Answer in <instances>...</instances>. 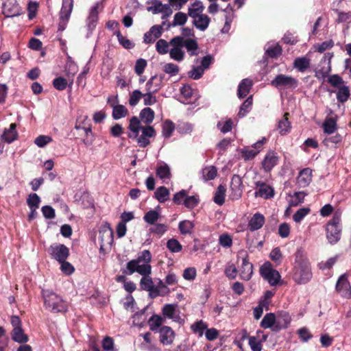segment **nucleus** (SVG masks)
Here are the masks:
<instances>
[{
    "label": "nucleus",
    "instance_id": "14",
    "mask_svg": "<svg viewBox=\"0 0 351 351\" xmlns=\"http://www.w3.org/2000/svg\"><path fill=\"white\" fill-rule=\"evenodd\" d=\"M267 138L263 137L261 140L254 143L251 147H245L240 149L242 158L245 160H252L261 152L263 145L266 143Z\"/></svg>",
    "mask_w": 351,
    "mask_h": 351
},
{
    "label": "nucleus",
    "instance_id": "42",
    "mask_svg": "<svg viewBox=\"0 0 351 351\" xmlns=\"http://www.w3.org/2000/svg\"><path fill=\"white\" fill-rule=\"evenodd\" d=\"M306 196V193L303 191L295 192L293 195H289L288 200L290 206H297L302 203Z\"/></svg>",
    "mask_w": 351,
    "mask_h": 351
},
{
    "label": "nucleus",
    "instance_id": "60",
    "mask_svg": "<svg viewBox=\"0 0 351 351\" xmlns=\"http://www.w3.org/2000/svg\"><path fill=\"white\" fill-rule=\"evenodd\" d=\"M40 198L36 193H31L27 199V204L29 208H38Z\"/></svg>",
    "mask_w": 351,
    "mask_h": 351
},
{
    "label": "nucleus",
    "instance_id": "1",
    "mask_svg": "<svg viewBox=\"0 0 351 351\" xmlns=\"http://www.w3.org/2000/svg\"><path fill=\"white\" fill-rule=\"evenodd\" d=\"M151 261V252L144 250L138 253L136 258L128 262L126 267L122 270L126 275H132L135 272L141 275L140 287L141 289L149 291L150 297L154 287V282L149 276L152 273Z\"/></svg>",
    "mask_w": 351,
    "mask_h": 351
},
{
    "label": "nucleus",
    "instance_id": "6",
    "mask_svg": "<svg viewBox=\"0 0 351 351\" xmlns=\"http://www.w3.org/2000/svg\"><path fill=\"white\" fill-rule=\"evenodd\" d=\"M42 295L46 309L54 313H64L68 311L69 303L53 291L48 289L43 290Z\"/></svg>",
    "mask_w": 351,
    "mask_h": 351
},
{
    "label": "nucleus",
    "instance_id": "11",
    "mask_svg": "<svg viewBox=\"0 0 351 351\" xmlns=\"http://www.w3.org/2000/svg\"><path fill=\"white\" fill-rule=\"evenodd\" d=\"M261 275L266 280L271 286H276L278 285L280 279V273L272 268L270 263H265L260 269Z\"/></svg>",
    "mask_w": 351,
    "mask_h": 351
},
{
    "label": "nucleus",
    "instance_id": "19",
    "mask_svg": "<svg viewBox=\"0 0 351 351\" xmlns=\"http://www.w3.org/2000/svg\"><path fill=\"white\" fill-rule=\"evenodd\" d=\"M336 290L342 297L351 298V286L346 275H341L339 278L336 284Z\"/></svg>",
    "mask_w": 351,
    "mask_h": 351
},
{
    "label": "nucleus",
    "instance_id": "58",
    "mask_svg": "<svg viewBox=\"0 0 351 351\" xmlns=\"http://www.w3.org/2000/svg\"><path fill=\"white\" fill-rule=\"evenodd\" d=\"M248 343L252 351H261L262 344L261 341L258 339V337L252 336L248 338Z\"/></svg>",
    "mask_w": 351,
    "mask_h": 351
},
{
    "label": "nucleus",
    "instance_id": "12",
    "mask_svg": "<svg viewBox=\"0 0 351 351\" xmlns=\"http://www.w3.org/2000/svg\"><path fill=\"white\" fill-rule=\"evenodd\" d=\"M238 257L242 259V264L239 269L240 276L244 280H249L253 274V265L247 260V253L245 250H240Z\"/></svg>",
    "mask_w": 351,
    "mask_h": 351
},
{
    "label": "nucleus",
    "instance_id": "35",
    "mask_svg": "<svg viewBox=\"0 0 351 351\" xmlns=\"http://www.w3.org/2000/svg\"><path fill=\"white\" fill-rule=\"evenodd\" d=\"M217 174V169L215 166H206L201 170L202 178L206 182L214 180Z\"/></svg>",
    "mask_w": 351,
    "mask_h": 351
},
{
    "label": "nucleus",
    "instance_id": "46",
    "mask_svg": "<svg viewBox=\"0 0 351 351\" xmlns=\"http://www.w3.org/2000/svg\"><path fill=\"white\" fill-rule=\"evenodd\" d=\"M226 189L223 185H219L215 193L214 202L218 205H222L225 201Z\"/></svg>",
    "mask_w": 351,
    "mask_h": 351
},
{
    "label": "nucleus",
    "instance_id": "30",
    "mask_svg": "<svg viewBox=\"0 0 351 351\" xmlns=\"http://www.w3.org/2000/svg\"><path fill=\"white\" fill-rule=\"evenodd\" d=\"M65 71L69 80L70 81V84H73V77L78 71V66L77 64L71 58H69L66 66Z\"/></svg>",
    "mask_w": 351,
    "mask_h": 351
},
{
    "label": "nucleus",
    "instance_id": "37",
    "mask_svg": "<svg viewBox=\"0 0 351 351\" xmlns=\"http://www.w3.org/2000/svg\"><path fill=\"white\" fill-rule=\"evenodd\" d=\"M164 322L165 319L158 315H153L147 322L152 331H158Z\"/></svg>",
    "mask_w": 351,
    "mask_h": 351
},
{
    "label": "nucleus",
    "instance_id": "36",
    "mask_svg": "<svg viewBox=\"0 0 351 351\" xmlns=\"http://www.w3.org/2000/svg\"><path fill=\"white\" fill-rule=\"evenodd\" d=\"M156 176L161 180H169L171 178L170 168L166 163L162 162L157 165Z\"/></svg>",
    "mask_w": 351,
    "mask_h": 351
},
{
    "label": "nucleus",
    "instance_id": "13",
    "mask_svg": "<svg viewBox=\"0 0 351 351\" xmlns=\"http://www.w3.org/2000/svg\"><path fill=\"white\" fill-rule=\"evenodd\" d=\"M73 7V0H62V8L60 13L58 31L62 32L65 29L71 14Z\"/></svg>",
    "mask_w": 351,
    "mask_h": 351
},
{
    "label": "nucleus",
    "instance_id": "34",
    "mask_svg": "<svg viewBox=\"0 0 351 351\" xmlns=\"http://www.w3.org/2000/svg\"><path fill=\"white\" fill-rule=\"evenodd\" d=\"M274 195V189L266 184L263 186L262 188L258 189L254 193V196L256 197H263L264 199H270L273 197Z\"/></svg>",
    "mask_w": 351,
    "mask_h": 351
},
{
    "label": "nucleus",
    "instance_id": "17",
    "mask_svg": "<svg viewBox=\"0 0 351 351\" xmlns=\"http://www.w3.org/2000/svg\"><path fill=\"white\" fill-rule=\"evenodd\" d=\"M158 332L159 341L162 345L167 346L173 344L176 338V333L170 326H162Z\"/></svg>",
    "mask_w": 351,
    "mask_h": 351
},
{
    "label": "nucleus",
    "instance_id": "43",
    "mask_svg": "<svg viewBox=\"0 0 351 351\" xmlns=\"http://www.w3.org/2000/svg\"><path fill=\"white\" fill-rule=\"evenodd\" d=\"M169 190L165 186L158 187L154 193L155 197L160 203L165 202L169 199Z\"/></svg>",
    "mask_w": 351,
    "mask_h": 351
},
{
    "label": "nucleus",
    "instance_id": "48",
    "mask_svg": "<svg viewBox=\"0 0 351 351\" xmlns=\"http://www.w3.org/2000/svg\"><path fill=\"white\" fill-rule=\"evenodd\" d=\"M169 42L164 39H159L156 44V50L159 54L164 55L169 53L170 50Z\"/></svg>",
    "mask_w": 351,
    "mask_h": 351
},
{
    "label": "nucleus",
    "instance_id": "7",
    "mask_svg": "<svg viewBox=\"0 0 351 351\" xmlns=\"http://www.w3.org/2000/svg\"><path fill=\"white\" fill-rule=\"evenodd\" d=\"M340 221V215L336 213L326 225V238L330 244H335L341 239V228Z\"/></svg>",
    "mask_w": 351,
    "mask_h": 351
},
{
    "label": "nucleus",
    "instance_id": "40",
    "mask_svg": "<svg viewBox=\"0 0 351 351\" xmlns=\"http://www.w3.org/2000/svg\"><path fill=\"white\" fill-rule=\"evenodd\" d=\"M233 121L230 118H226L218 121L217 128L222 133L226 134L230 132L232 129Z\"/></svg>",
    "mask_w": 351,
    "mask_h": 351
},
{
    "label": "nucleus",
    "instance_id": "15",
    "mask_svg": "<svg viewBox=\"0 0 351 351\" xmlns=\"http://www.w3.org/2000/svg\"><path fill=\"white\" fill-rule=\"evenodd\" d=\"M48 252L52 258L58 263L66 261L69 255V248L63 244L53 243L48 249Z\"/></svg>",
    "mask_w": 351,
    "mask_h": 351
},
{
    "label": "nucleus",
    "instance_id": "57",
    "mask_svg": "<svg viewBox=\"0 0 351 351\" xmlns=\"http://www.w3.org/2000/svg\"><path fill=\"white\" fill-rule=\"evenodd\" d=\"M199 202V199L197 195L189 196L186 193L183 204L186 208L191 209L195 208L198 204Z\"/></svg>",
    "mask_w": 351,
    "mask_h": 351
},
{
    "label": "nucleus",
    "instance_id": "39",
    "mask_svg": "<svg viewBox=\"0 0 351 351\" xmlns=\"http://www.w3.org/2000/svg\"><path fill=\"white\" fill-rule=\"evenodd\" d=\"M154 115L155 114L154 110L149 107L143 108L140 112L141 120L145 124H150L152 123L154 119Z\"/></svg>",
    "mask_w": 351,
    "mask_h": 351
},
{
    "label": "nucleus",
    "instance_id": "41",
    "mask_svg": "<svg viewBox=\"0 0 351 351\" xmlns=\"http://www.w3.org/2000/svg\"><path fill=\"white\" fill-rule=\"evenodd\" d=\"M310 66V60L306 57L297 58L293 62L294 68L300 72H304Z\"/></svg>",
    "mask_w": 351,
    "mask_h": 351
},
{
    "label": "nucleus",
    "instance_id": "50",
    "mask_svg": "<svg viewBox=\"0 0 351 351\" xmlns=\"http://www.w3.org/2000/svg\"><path fill=\"white\" fill-rule=\"evenodd\" d=\"M194 224L189 220H184L179 223L178 228L182 234L191 233Z\"/></svg>",
    "mask_w": 351,
    "mask_h": 351
},
{
    "label": "nucleus",
    "instance_id": "51",
    "mask_svg": "<svg viewBox=\"0 0 351 351\" xmlns=\"http://www.w3.org/2000/svg\"><path fill=\"white\" fill-rule=\"evenodd\" d=\"M191 328L194 333L197 334L199 337H202L204 331L207 328V324L202 320H199L192 324Z\"/></svg>",
    "mask_w": 351,
    "mask_h": 351
},
{
    "label": "nucleus",
    "instance_id": "27",
    "mask_svg": "<svg viewBox=\"0 0 351 351\" xmlns=\"http://www.w3.org/2000/svg\"><path fill=\"white\" fill-rule=\"evenodd\" d=\"M163 76L154 75L146 83V90L157 93L162 86Z\"/></svg>",
    "mask_w": 351,
    "mask_h": 351
},
{
    "label": "nucleus",
    "instance_id": "18",
    "mask_svg": "<svg viewBox=\"0 0 351 351\" xmlns=\"http://www.w3.org/2000/svg\"><path fill=\"white\" fill-rule=\"evenodd\" d=\"M230 189L232 199H239L241 197L243 186L242 179L239 175L234 174L232 177Z\"/></svg>",
    "mask_w": 351,
    "mask_h": 351
},
{
    "label": "nucleus",
    "instance_id": "31",
    "mask_svg": "<svg viewBox=\"0 0 351 351\" xmlns=\"http://www.w3.org/2000/svg\"><path fill=\"white\" fill-rule=\"evenodd\" d=\"M188 16V13L186 14L182 12L176 13L172 22L167 25V28L169 29L171 27L183 26L187 22Z\"/></svg>",
    "mask_w": 351,
    "mask_h": 351
},
{
    "label": "nucleus",
    "instance_id": "24",
    "mask_svg": "<svg viewBox=\"0 0 351 351\" xmlns=\"http://www.w3.org/2000/svg\"><path fill=\"white\" fill-rule=\"evenodd\" d=\"M18 136V132L16 131V123L10 124L8 128H5L2 134L1 135V138L4 142L10 144L16 140Z\"/></svg>",
    "mask_w": 351,
    "mask_h": 351
},
{
    "label": "nucleus",
    "instance_id": "2",
    "mask_svg": "<svg viewBox=\"0 0 351 351\" xmlns=\"http://www.w3.org/2000/svg\"><path fill=\"white\" fill-rule=\"evenodd\" d=\"M169 57L178 62L184 60L186 50L190 56H197L199 53V45L195 38H184L180 36L172 38L169 41Z\"/></svg>",
    "mask_w": 351,
    "mask_h": 351
},
{
    "label": "nucleus",
    "instance_id": "10",
    "mask_svg": "<svg viewBox=\"0 0 351 351\" xmlns=\"http://www.w3.org/2000/svg\"><path fill=\"white\" fill-rule=\"evenodd\" d=\"M271 84L280 90H293L298 87V81L291 76L279 74L271 81Z\"/></svg>",
    "mask_w": 351,
    "mask_h": 351
},
{
    "label": "nucleus",
    "instance_id": "55",
    "mask_svg": "<svg viewBox=\"0 0 351 351\" xmlns=\"http://www.w3.org/2000/svg\"><path fill=\"white\" fill-rule=\"evenodd\" d=\"M160 217V213L156 210H151L145 213L143 219L149 224H154L158 221Z\"/></svg>",
    "mask_w": 351,
    "mask_h": 351
},
{
    "label": "nucleus",
    "instance_id": "54",
    "mask_svg": "<svg viewBox=\"0 0 351 351\" xmlns=\"http://www.w3.org/2000/svg\"><path fill=\"white\" fill-rule=\"evenodd\" d=\"M69 84L70 86V81L62 77H58L53 80V85L54 88L58 90H64L67 85Z\"/></svg>",
    "mask_w": 351,
    "mask_h": 351
},
{
    "label": "nucleus",
    "instance_id": "49",
    "mask_svg": "<svg viewBox=\"0 0 351 351\" xmlns=\"http://www.w3.org/2000/svg\"><path fill=\"white\" fill-rule=\"evenodd\" d=\"M175 130V125L170 120H166L162 124V136L165 138H169Z\"/></svg>",
    "mask_w": 351,
    "mask_h": 351
},
{
    "label": "nucleus",
    "instance_id": "56",
    "mask_svg": "<svg viewBox=\"0 0 351 351\" xmlns=\"http://www.w3.org/2000/svg\"><path fill=\"white\" fill-rule=\"evenodd\" d=\"M143 93L139 90H134L130 94L128 103L131 106H136L143 97Z\"/></svg>",
    "mask_w": 351,
    "mask_h": 351
},
{
    "label": "nucleus",
    "instance_id": "9",
    "mask_svg": "<svg viewBox=\"0 0 351 351\" xmlns=\"http://www.w3.org/2000/svg\"><path fill=\"white\" fill-rule=\"evenodd\" d=\"M10 322L13 327L11 332L12 339L19 343H25L28 341L29 338L25 334L22 328L21 320L17 315H12L10 318Z\"/></svg>",
    "mask_w": 351,
    "mask_h": 351
},
{
    "label": "nucleus",
    "instance_id": "63",
    "mask_svg": "<svg viewBox=\"0 0 351 351\" xmlns=\"http://www.w3.org/2000/svg\"><path fill=\"white\" fill-rule=\"evenodd\" d=\"M179 70V66L173 63H167L163 66V71L171 76L176 75Z\"/></svg>",
    "mask_w": 351,
    "mask_h": 351
},
{
    "label": "nucleus",
    "instance_id": "8",
    "mask_svg": "<svg viewBox=\"0 0 351 351\" xmlns=\"http://www.w3.org/2000/svg\"><path fill=\"white\" fill-rule=\"evenodd\" d=\"M290 323V317L287 314H285L282 316V317L278 318L276 320V317L274 313H267L262 321L261 322V326L263 328H271L274 324H276V327H279V328H285L288 326Z\"/></svg>",
    "mask_w": 351,
    "mask_h": 351
},
{
    "label": "nucleus",
    "instance_id": "52",
    "mask_svg": "<svg viewBox=\"0 0 351 351\" xmlns=\"http://www.w3.org/2000/svg\"><path fill=\"white\" fill-rule=\"evenodd\" d=\"M310 212L311 209L308 207L301 208L293 215V219L295 223H300Z\"/></svg>",
    "mask_w": 351,
    "mask_h": 351
},
{
    "label": "nucleus",
    "instance_id": "29",
    "mask_svg": "<svg viewBox=\"0 0 351 351\" xmlns=\"http://www.w3.org/2000/svg\"><path fill=\"white\" fill-rule=\"evenodd\" d=\"M252 86V82L248 78L243 79L238 86L237 95L239 98L245 97Z\"/></svg>",
    "mask_w": 351,
    "mask_h": 351
},
{
    "label": "nucleus",
    "instance_id": "62",
    "mask_svg": "<svg viewBox=\"0 0 351 351\" xmlns=\"http://www.w3.org/2000/svg\"><path fill=\"white\" fill-rule=\"evenodd\" d=\"M82 130L84 131L86 137L83 139V143L86 146H90L93 144L94 141V135L92 132V130L90 127L83 128Z\"/></svg>",
    "mask_w": 351,
    "mask_h": 351
},
{
    "label": "nucleus",
    "instance_id": "44",
    "mask_svg": "<svg viewBox=\"0 0 351 351\" xmlns=\"http://www.w3.org/2000/svg\"><path fill=\"white\" fill-rule=\"evenodd\" d=\"M252 96L248 97L240 107L238 116L240 118L244 117L252 109Z\"/></svg>",
    "mask_w": 351,
    "mask_h": 351
},
{
    "label": "nucleus",
    "instance_id": "21",
    "mask_svg": "<svg viewBox=\"0 0 351 351\" xmlns=\"http://www.w3.org/2000/svg\"><path fill=\"white\" fill-rule=\"evenodd\" d=\"M98 8L99 4L96 3L90 8L89 11V14L86 20V25L90 34H91L94 29L96 27L97 23Z\"/></svg>",
    "mask_w": 351,
    "mask_h": 351
},
{
    "label": "nucleus",
    "instance_id": "45",
    "mask_svg": "<svg viewBox=\"0 0 351 351\" xmlns=\"http://www.w3.org/2000/svg\"><path fill=\"white\" fill-rule=\"evenodd\" d=\"M266 53L271 58H276L281 54L282 49L278 44H268L266 46Z\"/></svg>",
    "mask_w": 351,
    "mask_h": 351
},
{
    "label": "nucleus",
    "instance_id": "5",
    "mask_svg": "<svg viewBox=\"0 0 351 351\" xmlns=\"http://www.w3.org/2000/svg\"><path fill=\"white\" fill-rule=\"evenodd\" d=\"M205 7L201 1L196 0L188 8V15L192 19L193 25L201 32L206 31L210 23V18L204 14Z\"/></svg>",
    "mask_w": 351,
    "mask_h": 351
},
{
    "label": "nucleus",
    "instance_id": "47",
    "mask_svg": "<svg viewBox=\"0 0 351 351\" xmlns=\"http://www.w3.org/2000/svg\"><path fill=\"white\" fill-rule=\"evenodd\" d=\"M324 132L330 134L335 132L337 129V123L333 118H327L323 123Z\"/></svg>",
    "mask_w": 351,
    "mask_h": 351
},
{
    "label": "nucleus",
    "instance_id": "38",
    "mask_svg": "<svg viewBox=\"0 0 351 351\" xmlns=\"http://www.w3.org/2000/svg\"><path fill=\"white\" fill-rule=\"evenodd\" d=\"M330 93H336L337 99L341 103L346 102L350 97V89L347 86H341L337 91L331 90Z\"/></svg>",
    "mask_w": 351,
    "mask_h": 351
},
{
    "label": "nucleus",
    "instance_id": "64",
    "mask_svg": "<svg viewBox=\"0 0 351 351\" xmlns=\"http://www.w3.org/2000/svg\"><path fill=\"white\" fill-rule=\"evenodd\" d=\"M147 65V61L143 58L138 59L135 62L134 71L136 75H141Z\"/></svg>",
    "mask_w": 351,
    "mask_h": 351
},
{
    "label": "nucleus",
    "instance_id": "23",
    "mask_svg": "<svg viewBox=\"0 0 351 351\" xmlns=\"http://www.w3.org/2000/svg\"><path fill=\"white\" fill-rule=\"evenodd\" d=\"M222 12L225 13V23L221 32L223 34H227L230 29L231 23L235 16L234 9L230 4H228L226 8L222 10Z\"/></svg>",
    "mask_w": 351,
    "mask_h": 351
},
{
    "label": "nucleus",
    "instance_id": "4",
    "mask_svg": "<svg viewBox=\"0 0 351 351\" xmlns=\"http://www.w3.org/2000/svg\"><path fill=\"white\" fill-rule=\"evenodd\" d=\"M312 278L310 263L302 248H298L295 254L293 279L297 284H306Z\"/></svg>",
    "mask_w": 351,
    "mask_h": 351
},
{
    "label": "nucleus",
    "instance_id": "20",
    "mask_svg": "<svg viewBox=\"0 0 351 351\" xmlns=\"http://www.w3.org/2000/svg\"><path fill=\"white\" fill-rule=\"evenodd\" d=\"M113 100L114 101L112 102V99L111 98L108 99V102L110 104V106L112 108L113 119L118 120L126 117L128 113V110L123 105L117 104L118 103V96L117 95Z\"/></svg>",
    "mask_w": 351,
    "mask_h": 351
},
{
    "label": "nucleus",
    "instance_id": "22",
    "mask_svg": "<svg viewBox=\"0 0 351 351\" xmlns=\"http://www.w3.org/2000/svg\"><path fill=\"white\" fill-rule=\"evenodd\" d=\"M278 159L279 158L275 152H268L262 162L263 168L265 171H271L277 165Z\"/></svg>",
    "mask_w": 351,
    "mask_h": 351
},
{
    "label": "nucleus",
    "instance_id": "32",
    "mask_svg": "<svg viewBox=\"0 0 351 351\" xmlns=\"http://www.w3.org/2000/svg\"><path fill=\"white\" fill-rule=\"evenodd\" d=\"M169 293V289L162 281L159 280L156 285H154L151 298H154L158 296H165Z\"/></svg>",
    "mask_w": 351,
    "mask_h": 351
},
{
    "label": "nucleus",
    "instance_id": "3",
    "mask_svg": "<svg viewBox=\"0 0 351 351\" xmlns=\"http://www.w3.org/2000/svg\"><path fill=\"white\" fill-rule=\"evenodd\" d=\"M128 130V137L136 139L141 147H147L150 143L149 138L156 135L155 130L152 126H142L141 120L136 117H132L130 119Z\"/></svg>",
    "mask_w": 351,
    "mask_h": 351
},
{
    "label": "nucleus",
    "instance_id": "59",
    "mask_svg": "<svg viewBox=\"0 0 351 351\" xmlns=\"http://www.w3.org/2000/svg\"><path fill=\"white\" fill-rule=\"evenodd\" d=\"M52 141V138L48 135H40L34 140V143L40 148L45 147Z\"/></svg>",
    "mask_w": 351,
    "mask_h": 351
},
{
    "label": "nucleus",
    "instance_id": "16",
    "mask_svg": "<svg viewBox=\"0 0 351 351\" xmlns=\"http://www.w3.org/2000/svg\"><path fill=\"white\" fill-rule=\"evenodd\" d=\"M147 10L152 12L153 14L162 13V19H166L170 16L173 10L170 8L169 4H163L161 1L158 0H154L152 2V5L147 8Z\"/></svg>",
    "mask_w": 351,
    "mask_h": 351
},
{
    "label": "nucleus",
    "instance_id": "25",
    "mask_svg": "<svg viewBox=\"0 0 351 351\" xmlns=\"http://www.w3.org/2000/svg\"><path fill=\"white\" fill-rule=\"evenodd\" d=\"M265 221V219L263 215L260 213H256L249 220L248 228L252 232L259 230L263 226Z\"/></svg>",
    "mask_w": 351,
    "mask_h": 351
},
{
    "label": "nucleus",
    "instance_id": "61",
    "mask_svg": "<svg viewBox=\"0 0 351 351\" xmlns=\"http://www.w3.org/2000/svg\"><path fill=\"white\" fill-rule=\"evenodd\" d=\"M204 68L200 66H195L192 68V69L189 72V77L193 80H199L200 79L204 73Z\"/></svg>",
    "mask_w": 351,
    "mask_h": 351
},
{
    "label": "nucleus",
    "instance_id": "28",
    "mask_svg": "<svg viewBox=\"0 0 351 351\" xmlns=\"http://www.w3.org/2000/svg\"><path fill=\"white\" fill-rule=\"evenodd\" d=\"M162 313L165 317L175 322L178 321L180 319L176 305L171 304H165L162 309Z\"/></svg>",
    "mask_w": 351,
    "mask_h": 351
},
{
    "label": "nucleus",
    "instance_id": "53",
    "mask_svg": "<svg viewBox=\"0 0 351 351\" xmlns=\"http://www.w3.org/2000/svg\"><path fill=\"white\" fill-rule=\"evenodd\" d=\"M167 247L172 253L180 252L182 249V246L180 242L173 238L168 240L167 242Z\"/></svg>",
    "mask_w": 351,
    "mask_h": 351
},
{
    "label": "nucleus",
    "instance_id": "26",
    "mask_svg": "<svg viewBox=\"0 0 351 351\" xmlns=\"http://www.w3.org/2000/svg\"><path fill=\"white\" fill-rule=\"evenodd\" d=\"M312 180V170L309 168H305L300 171L297 178V183L300 187L304 188L307 186Z\"/></svg>",
    "mask_w": 351,
    "mask_h": 351
},
{
    "label": "nucleus",
    "instance_id": "33",
    "mask_svg": "<svg viewBox=\"0 0 351 351\" xmlns=\"http://www.w3.org/2000/svg\"><path fill=\"white\" fill-rule=\"evenodd\" d=\"M287 115L288 113H285L283 117L278 121L277 125V129L280 134L282 136L287 134L291 128V123L288 120Z\"/></svg>",
    "mask_w": 351,
    "mask_h": 351
}]
</instances>
